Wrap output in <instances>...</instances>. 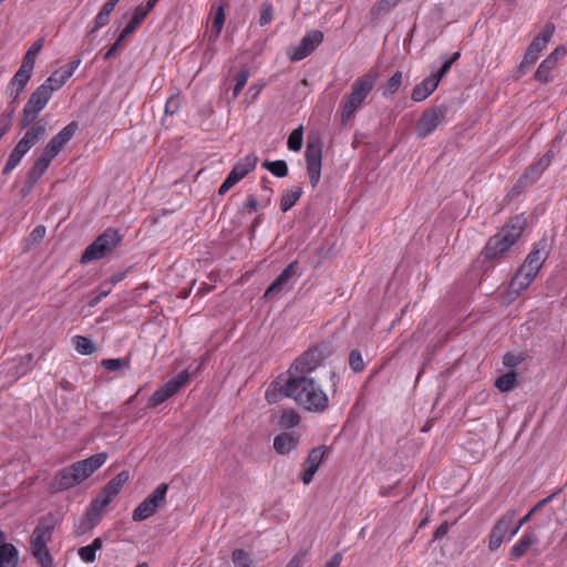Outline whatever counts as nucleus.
<instances>
[{"instance_id": "nucleus-1", "label": "nucleus", "mask_w": 567, "mask_h": 567, "mask_svg": "<svg viewBox=\"0 0 567 567\" xmlns=\"http://www.w3.org/2000/svg\"><path fill=\"white\" fill-rule=\"evenodd\" d=\"M107 457L105 452L97 453L58 471L50 482V489L54 493L63 492L81 484L96 472Z\"/></svg>"}, {"instance_id": "nucleus-2", "label": "nucleus", "mask_w": 567, "mask_h": 567, "mask_svg": "<svg viewBox=\"0 0 567 567\" xmlns=\"http://www.w3.org/2000/svg\"><path fill=\"white\" fill-rule=\"evenodd\" d=\"M290 399L310 412H323L329 405L327 393L308 375L291 374Z\"/></svg>"}, {"instance_id": "nucleus-3", "label": "nucleus", "mask_w": 567, "mask_h": 567, "mask_svg": "<svg viewBox=\"0 0 567 567\" xmlns=\"http://www.w3.org/2000/svg\"><path fill=\"white\" fill-rule=\"evenodd\" d=\"M526 227V218L524 215L514 216L496 235L492 236L485 248V259L497 261L504 257L509 248L520 237Z\"/></svg>"}, {"instance_id": "nucleus-4", "label": "nucleus", "mask_w": 567, "mask_h": 567, "mask_svg": "<svg viewBox=\"0 0 567 567\" xmlns=\"http://www.w3.org/2000/svg\"><path fill=\"white\" fill-rule=\"evenodd\" d=\"M375 73H367L354 80L350 92L344 96L341 105V121L351 120L355 112L363 105L365 99L373 90L377 82Z\"/></svg>"}, {"instance_id": "nucleus-5", "label": "nucleus", "mask_w": 567, "mask_h": 567, "mask_svg": "<svg viewBox=\"0 0 567 567\" xmlns=\"http://www.w3.org/2000/svg\"><path fill=\"white\" fill-rule=\"evenodd\" d=\"M205 358L203 357L198 361L192 363L187 369L181 371L176 377L172 378L159 389H157L150 398L148 406L156 408L157 405L172 398L179 391L182 386H184L189 381L192 374L194 375L202 370Z\"/></svg>"}, {"instance_id": "nucleus-6", "label": "nucleus", "mask_w": 567, "mask_h": 567, "mask_svg": "<svg viewBox=\"0 0 567 567\" xmlns=\"http://www.w3.org/2000/svg\"><path fill=\"white\" fill-rule=\"evenodd\" d=\"M130 480V472L122 471L113 477L100 492V494L91 502L89 516H94L95 520L91 523L90 528H93L107 505L120 494L123 486Z\"/></svg>"}, {"instance_id": "nucleus-7", "label": "nucleus", "mask_w": 567, "mask_h": 567, "mask_svg": "<svg viewBox=\"0 0 567 567\" xmlns=\"http://www.w3.org/2000/svg\"><path fill=\"white\" fill-rule=\"evenodd\" d=\"M53 527L43 522L39 523L30 537V550L41 567H52L53 559L48 549Z\"/></svg>"}, {"instance_id": "nucleus-8", "label": "nucleus", "mask_w": 567, "mask_h": 567, "mask_svg": "<svg viewBox=\"0 0 567 567\" xmlns=\"http://www.w3.org/2000/svg\"><path fill=\"white\" fill-rule=\"evenodd\" d=\"M121 237L117 230L113 228L106 229L84 250L81 261L89 262L97 260L111 252L120 243Z\"/></svg>"}, {"instance_id": "nucleus-9", "label": "nucleus", "mask_w": 567, "mask_h": 567, "mask_svg": "<svg viewBox=\"0 0 567 567\" xmlns=\"http://www.w3.org/2000/svg\"><path fill=\"white\" fill-rule=\"evenodd\" d=\"M447 106L437 105L425 110L415 124V133L419 138L431 135L445 120Z\"/></svg>"}, {"instance_id": "nucleus-10", "label": "nucleus", "mask_w": 567, "mask_h": 567, "mask_svg": "<svg viewBox=\"0 0 567 567\" xmlns=\"http://www.w3.org/2000/svg\"><path fill=\"white\" fill-rule=\"evenodd\" d=\"M52 94L47 86L39 85L34 92L30 95L25 103L20 120L21 126L25 127L30 125L38 116V114L47 106Z\"/></svg>"}, {"instance_id": "nucleus-11", "label": "nucleus", "mask_w": 567, "mask_h": 567, "mask_svg": "<svg viewBox=\"0 0 567 567\" xmlns=\"http://www.w3.org/2000/svg\"><path fill=\"white\" fill-rule=\"evenodd\" d=\"M168 485L165 483L159 484L137 507L133 511L132 519L134 522H142L151 517L158 506L165 501Z\"/></svg>"}, {"instance_id": "nucleus-12", "label": "nucleus", "mask_w": 567, "mask_h": 567, "mask_svg": "<svg viewBox=\"0 0 567 567\" xmlns=\"http://www.w3.org/2000/svg\"><path fill=\"white\" fill-rule=\"evenodd\" d=\"M307 173L311 186L315 188L321 177L322 145L319 140L308 141L305 152Z\"/></svg>"}, {"instance_id": "nucleus-13", "label": "nucleus", "mask_w": 567, "mask_h": 567, "mask_svg": "<svg viewBox=\"0 0 567 567\" xmlns=\"http://www.w3.org/2000/svg\"><path fill=\"white\" fill-rule=\"evenodd\" d=\"M323 41V33L319 30H312L306 33L300 43L290 47L287 55L292 62H298L311 54Z\"/></svg>"}, {"instance_id": "nucleus-14", "label": "nucleus", "mask_w": 567, "mask_h": 567, "mask_svg": "<svg viewBox=\"0 0 567 567\" xmlns=\"http://www.w3.org/2000/svg\"><path fill=\"white\" fill-rule=\"evenodd\" d=\"M516 511L511 509L504 513L493 525L489 533L488 548L494 551L501 547L507 534L511 535Z\"/></svg>"}, {"instance_id": "nucleus-15", "label": "nucleus", "mask_w": 567, "mask_h": 567, "mask_svg": "<svg viewBox=\"0 0 567 567\" xmlns=\"http://www.w3.org/2000/svg\"><path fill=\"white\" fill-rule=\"evenodd\" d=\"M323 358L324 353L320 347L312 348L295 360L289 368V373L295 375H307L320 365Z\"/></svg>"}, {"instance_id": "nucleus-16", "label": "nucleus", "mask_w": 567, "mask_h": 567, "mask_svg": "<svg viewBox=\"0 0 567 567\" xmlns=\"http://www.w3.org/2000/svg\"><path fill=\"white\" fill-rule=\"evenodd\" d=\"M553 33L554 27L551 24H547L542 30V32L530 42L520 62V69L528 68L537 61L538 54L546 48Z\"/></svg>"}, {"instance_id": "nucleus-17", "label": "nucleus", "mask_w": 567, "mask_h": 567, "mask_svg": "<svg viewBox=\"0 0 567 567\" xmlns=\"http://www.w3.org/2000/svg\"><path fill=\"white\" fill-rule=\"evenodd\" d=\"M539 529L540 525L528 526L523 536L517 543H515L509 550V559L518 560L527 551L533 550L539 543Z\"/></svg>"}, {"instance_id": "nucleus-18", "label": "nucleus", "mask_w": 567, "mask_h": 567, "mask_svg": "<svg viewBox=\"0 0 567 567\" xmlns=\"http://www.w3.org/2000/svg\"><path fill=\"white\" fill-rule=\"evenodd\" d=\"M80 64L81 59L71 61L69 64L55 70L41 85L47 86V89L50 90V93L53 94V92L58 91L66 83Z\"/></svg>"}, {"instance_id": "nucleus-19", "label": "nucleus", "mask_w": 567, "mask_h": 567, "mask_svg": "<svg viewBox=\"0 0 567 567\" xmlns=\"http://www.w3.org/2000/svg\"><path fill=\"white\" fill-rule=\"evenodd\" d=\"M30 73L18 70L13 78L10 80L6 93L10 97L9 107L10 112L7 115L13 116L20 94L24 91L29 80L31 79Z\"/></svg>"}, {"instance_id": "nucleus-20", "label": "nucleus", "mask_w": 567, "mask_h": 567, "mask_svg": "<svg viewBox=\"0 0 567 567\" xmlns=\"http://www.w3.org/2000/svg\"><path fill=\"white\" fill-rule=\"evenodd\" d=\"M291 374L279 375L267 388L265 398L269 404H276L285 398H290Z\"/></svg>"}, {"instance_id": "nucleus-21", "label": "nucleus", "mask_w": 567, "mask_h": 567, "mask_svg": "<svg viewBox=\"0 0 567 567\" xmlns=\"http://www.w3.org/2000/svg\"><path fill=\"white\" fill-rule=\"evenodd\" d=\"M76 128L78 124L71 122L54 135L43 150L55 157L74 136Z\"/></svg>"}, {"instance_id": "nucleus-22", "label": "nucleus", "mask_w": 567, "mask_h": 567, "mask_svg": "<svg viewBox=\"0 0 567 567\" xmlns=\"http://www.w3.org/2000/svg\"><path fill=\"white\" fill-rule=\"evenodd\" d=\"M324 454V446H318L310 451V453L308 454L307 458L303 462V471L300 476L303 484L308 485L312 481L316 472L318 471L323 460Z\"/></svg>"}, {"instance_id": "nucleus-23", "label": "nucleus", "mask_w": 567, "mask_h": 567, "mask_svg": "<svg viewBox=\"0 0 567 567\" xmlns=\"http://www.w3.org/2000/svg\"><path fill=\"white\" fill-rule=\"evenodd\" d=\"M300 443V435L296 432H281L274 439V450L280 455L291 453Z\"/></svg>"}, {"instance_id": "nucleus-24", "label": "nucleus", "mask_w": 567, "mask_h": 567, "mask_svg": "<svg viewBox=\"0 0 567 567\" xmlns=\"http://www.w3.org/2000/svg\"><path fill=\"white\" fill-rule=\"evenodd\" d=\"M257 162V155L255 153H249L233 167L228 176L237 184L256 167Z\"/></svg>"}, {"instance_id": "nucleus-25", "label": "nucleus", "mask_w": 567, "mask_h": 567, "mask_svg": "<svg viewBox=\"0 0 567 567\" xmlns=\"http://www.w3.org/2000/svg\"><path fill=\"white\" fill-rule=\"evenodd\" d=\"M439 84L436 78L429 75L414 86L411 100L416 103L425 101L437 89Z\"/></svg>"}, {"instance_id": "nucleus-26", "label": "nucleus", "mask_w": 567, "mask_h": 567, "mask_svg": "<svg viewBox=\"0 0 567 567\" xmlns=\"http://www.w3.org/2000/svg\"><path fill=\"white\" fill-rule=\"evenodd\" d=\"M551 162V152L546 153L537 164L529 166L524 175L522 176L519 183L522 184H530L537 181L542 173L549 166Z\"/></svg>"}, {"instance_id": "nucleus-27", "label": "nucleus", "mask_w": 567, "mask_h": 567, "mask_svg": "<svg viewBox=\"0 0 567 567\" xmlns=\"http://www.w3.org/2000/svg\"><path fill=\"white\" fill-rule=\"evenodd\" d=\"M33 364V354L29 353L23 357H19L13 359L8 367V373L14 378L19 379L25 375L31 369Z\"/></svg>"}, {"instance_id": "nucleus-28", "label": "nucleus", "mask_w": 567, "mask_h": 567, "mask_svg": "<svg viewBox=\"0 0 567 567\" xmlns=\"http://www.w3.org/2000/svg\"><path fill=\"white\" fill-rule=\"evenodd\" d=\"M53 158V155L43 150L41 155L34 161L29 172V179L32 182H38L49 168Z\"/></svg>"}, {"instance_id": "nucleus-29", "label": "nucleus", "mask_w": 567, "mask_h": 567, "mask_svg": "<svg viewBox=\"0 0 567 567\" xmlns=\"http://www.w3.org/2000/svg\"><path fill=\"white\" fill-rule=\"evenodd\" d=\"M53 158V155L43 150L41 155L34 161L29 172V179L32 182H38L49 168Z\"/></svg>"}, {"instance_id": "nucleus-30", "label": "nucleus", "mask_w": 567, "mask_h": 567, "mask_svg": "<svg viewBox=\"0 0 567 567\" xmlns=\"http://www.w3.org/2000/svg\"><path fill=\"white\" fill-rule=\"evenodd\" d=\"M43 134L44 126L40 124H34L27 130L22 138L18 142V144L29 152L39 142Z\"/></svg>"}, {"instance_id": "nucleus-31", "label": "nucleus", "mask_w": 567, "mask_h": 567, "mask_svg": "<svg viewBox=\"0 0 567 567\" xmlns=\"http://www.w3.org/2000/svg\"><path fill=\"white\" fill-rule=\"evenodd\" d=\"M547 257L546 243L540 241L534 246L532 251L527 255L525 264L539 271L544 260Z\"/></svg>"}, {"instance_id": "nucleus-32", "label": "nucleus", "mask_w": 567, "mask_h": 567, "mask_svg": "<svg viewBox=\"0 0 567 567\" xmlns=\"http://www.w3.org/2000/svg\"><path fill=\"white\" fill-rule=\"evenodd\" d=\"M147 13L142 9V6L136 7L133 10V14L131 20L127 22V24L124 27V29L121 31L118 41H122L127 35L132 34L137 27L142 23V21L146 18Z\"/></svg>"}, {"instance_id": "nucleus-33", "label": "nucleus", "mask_w": 567, "mask_h": 567, "mask_svg": "<svg viewBox=\"0 0 567 567\" xmlns=\"http://www.w3.org/2000/svg\"><path fill=\"white\" fill-rule=\"evenodd\" d=\"M19 553L11 544L0 545V567H16L18 564Z\"/></svg>"}, {"instance_id": "nucleus-34", "label": "nucleus", "mask_w": 567, "mask_h": 567, "mask_svg": "<svg viewBox=\"0 0 567 567\" xmlns=\"http://www.w3.org/2000/svg\"><path fill=\"white\" fill-rule=\"evenodd\" d=\"M103 546L100 537L95 538L90 545L79 548L78 554L84 563H93L96 559V551Z\"/></svg>"}, {"instance_id": "nucleus-35", "label": "nucleus", "mask_w": 567, "mask_h": 567, "mask_svg": "<svg viewBox=\"0 0 567 567\" xmlns=\"http://www.w3.org/2000/svg\"><path fill=\"white\" fill-rule=\"evenodd\" d=\"M556 66L555 58L547 56L537 68L535 79L542 83H547L551 79V71Z\"/></svg>"}, {"instance_id": "nucleus-36", "label": "nucleus", "mask_w": 567, "mask_h": 567, "mask_svg": "<svg viewBox=\"0 0 567 567\" xmlns=\"http://www.w3.org/2000/svg\"><path fill=\"white\" fill-rule=\"evenodd\" d=\"M302 195L301 187H293L286 190L280 199V209L286 213L291 209Z\"/></svg>"}, {"instance_id": "nucleus-37", "label": "nucleus", "mask_w": 567, "mask_h": 567, "mask_svg": "<svg viewBox=\"0 0 567 567\" xmlns=\"http://www.w3.org/2000/svg\"><path fill=\"white\" fill-rule=\"evenodd\" d=\"M27 153V150L17 144L8 157V161L2 169V174H10L20 164L21 159Z\"/></svg>"}, {"instance_id": "nucleus-38", "label": "nucleus", "mask_w": 567, "mask_h": 567, "mask_svg": "<svg viewBox=\"0 0 567 567\" xmlns=\"http://www.w3.org/2000/svg\"><path fill=\"white\" fill-rule=\"evenodd\" d=\"M225 22V11L223 7H218L213 19L212 30L209 33V41L215 42L223 30Z\"/></svg>"}, {"instance_id": "nucleus-39", "label": "nucleus", "mask_w": 567, "mask_h": 567, "mask_svg": "<svg viewBox=\"0 0 567 567\" xmlns=\"http://www.w3.org/2000/svg\"><path fill=\"white\" fill-rule=\"evenodd\" d=\"M115 6L116 4L114 2H112L111 0L107 1L103 6L101 11L97 13V16L94 19L93 30H99L109 23L110 14L114 10Z\"/></svg>"}, {"instance_id": "nucleus-40", "label": "nucleus", "mask_w": 567, "mask_h": 567, "mask_svg": "<svg viewBox=\"0 0 567 567\" xmlns=\"http://www.w3.org/2000/svg\"><path fill=\"white\" fill-rule=\"evenodd\" d=\"M72 343L80 354L89 355L95 351L94 343L86 337L75 336L72 339Z\"/></svg>"}, {"instance_id": "nucleus-41", "label": "nucleus", "mask_w": 567, "mask_h": 567, "mask_svg": "<svg viewBox=\"0 0 567 567\" xmlns=\"http://www.w3.org/2000/svg\"><path fill=\"white\" fill-rule=\"evenodd\" d=\"M533 280V278L523 276V274L517 271L509 284V290L515 296H518L523 290L528 288Z\"/></svg>"}, {"instance_id": "nucleus-42", "label": "nucleus", "mask_w": 567, "mask_h": 567, "mask_svg": "<svg viewBox=\"0 0 567 567\" xmlns=\"http://www.w3.org/2000/svg\"><path fill=\"white\" fill-rule=\"evenodd\" d=\"M516 383V373L514 371H509L501 377H498L495 381V386L499 392H508L511 391Z\"/></svg>"}, {"instance_id": "nucleus-43", "label": "nucleus", "mask_w": 567, "mask_h": 567, "mask_svg": "<svg viewBox=\"0 0 567 567\" xmlns=\"http://www.w3.org/2000/svg\"><path fill=\"white\" fill-rule=\"evenodd\" d=\"M262 167L269 171L276 177H286L288 175V166L285 161H265Z\"/></svg>"}, {"instance_id": "nucleus-44", "label": "nucleus", "mask_w": 567, "mask_h": 567, "mask_svg": "<svg viewBox=\"0 0 567 567\" xmlns=\"http://www.w3.org/2000/svg\"><path fill=\"white\" fill-rule=\"evenodd\" d=\"M300 422V416L295 410H286L279 419V425L284 429H292Z\"/></svg>"}, {"instance_id": "nucleus-45", "label": "nucleus", "mask_w": 567, "mask_h": 567, "mask_svg": "<svg viewBox=\"0 0 567 567\" xmlns=\"http://www.w3.org/2000/svg\"><path fill=\"white\" fill-rule=\"evenodd\" d=\"M302 141L303 128L300 125L299 127L295 128L288 136L287 146L290 151L299 152L302 147Z\"/></svg>"}, {"instance_id": "nucleus-46", "label": "nucleus", "mask_w": 567, "mask_h": 567, "mask_svg": "<svg viewBox=\"0 0 567 567\" xmlns=\"http://www.w3.org/2000/svg\"><path fill=\"white\" fill-rule=\"evenodd\" d=\"M231 560L235 567H255L250 555L243 549H235L231 554Z\"/></svg>"}, {"instance_id": "nucleus-47", "label": "nucleus", "mask_w": 567, "mask_h": 567, "mask_svg": "<svg viewBox=\"0 0 567 567\" xmlns=\"http://www.w3.org/2000/svg\"><path fill=\"white\" fill-rule=\"evenodd\" d=\"M545 505V501H539L525 516H523L516 524H513L511 538L514 537L520 528L530 520L533 514Z\"/></svg>"}, {"instance_id": "nucleus-48", "label": "nucleus", "mask_w": 567, "mask_h": 567, "mask_svg": "<svg viewBox=\"0 0 567 567\" xmlns=\"http://www.w3.org/2000/svg\"><path fill=\"white\" fill-rule=\"evenodd\" d=\"M402 79H403V75H402V72L400 71H396L390 79L389 81L386 82V84L384 85V91H383V95H392L394 94L399 89L400 86L402 85Z\"/></svg>"}, {"instance_id": "nucleus-49", "label": "nucleus", "mask_w": 567, "mask_h": 567, "mask_svg": "<svg viewBox=\"0 0 567 567\" xmlns=\"http://www.w3.org/2000/svg\"><path fill=\"white\" fill-rule=\"evenodd\" d=\"M101 364L109 371H124L130 368L127 359H105Z\"/></svg>"}, {"instance_id": "nucleus-50", "label": "nucleus", "mask_w": 567, "mask_h": 567, "mask_svg": "<svg viewBox=\"0 0 567 567\" xmlns=\"http://www.w3.org/2000/svg\"><path fill=\"white\" fill-rule=\"evenodd\" d=\"M249 79V71L248 70H241L237 76H236V84L233 89V94H231V99L235 100L240 91L245 87V85L247 84V81Z\"/></svg>"}, {"instance_id": "nucleus-51", "label": "nucleus", "mask_w": 567, "mask_h": 567, "mask_svg": "<svg viewBox=\"0 0 567 567\" xmlns=\"http://www.w3.org/2000/svg\"><path fill=\"white\" fill-rule=\"evenodd\" d=\"M349 364L354 372H360L364 369V362L360 351L352 350L350 352Z\"/></svg>"}, {"instance_id": "nucleus-52", "label": "nucleus", "mask_w": 567, "mask_h": 567, "mask_svg": "<svg viewBox=\"0 0 567 567\" xmlns=\"http://www.w3.org/2000/svg\"><path fill=\"white\" fill-rule=\"evenodd\" d=\"M274 18V8L269 3H264L260 9V18H259V24L267 25L272 21Z\"/></svg>"}, {"instance_id": "nucleus-53", "label": "nucleus", "mask_w": 567, "mask_h": 567, "mask_svg": "<svg viewBox=\"0 0 567 567\" xmlns=\"http://www.w3.org/2000/svg\"><path fill=\"white\" fill-rule=\"evenodd\" d=\"M35 58H37V55L33 54V52L27 51V53L24 54V56L22 59V63H21L19 70L32 74L33 69H34Z\"/></svg>"}, {"instance_id": "nucleus-54", "label": "nucleus", "mask_w": 567, "mask_h": 567, "mask_svg": "<svg viewBox=\"0 0 567 567\" xmlns=\"http://www.w3.org/2000/svg\"><path fill=\"white\" fill-rule=\"evenodd\" d=\"M262 89H264V84H258V83L251 84L245 94V102L247 104L254 103L257 100V97L259 96Z\"/></svg>"}, {"instance_id": "nucleus-55", "label": "nucleus", "mask_w": 567, "mask_h": 567, "mask_svg": "<svg viewBox=\"0 0 567 567\" xmlns=\"http://www.w3.org/2000/svg\"><path fill=\"white\" fill-rule=\"evenodd\" d=\"M287 282L281 277H277L265 291V297H271L282 291Z\"/></svg>"}, {"instance_id": "nucleus-56", "label": "nucleus", "mask_w": 567, "mask_h": 567, "mask_svg": "<svg viewBox=\"0 0 567 567\" xmlns=\"http://www.w3.org/2000/svg\"><path fill=\"white\" fill-rule=\"evenodd\" d=\"M181 106V100L178 95H173L167 99L165 103V114L166 115H174L177 113Z\"/></svg>"}, {"instance_id": "nucleus-57", "label": "nucleus", "mask_w": 567, "mask_h": 567, "mask_svg": "<svg viewBox=\"0 0 567 567\" xmlns=\"http://www.w3.org/2000/svg\"><path fill=\"white\" fill-rule=\"evenodd\" d=\"M522 362H523V357L522 355H515L513 353H506L503 357V364L506 368H509L512 370L515 369L516 367H518Z\"/></svg>"}, {"instance_id": "nucleus-58", "label": "nucleus", "mask_w": 567, "mask_h": 567, "mask_svg": "<svg viewBox=\"0 0 567 567\" xmlns=\"http://www.w3.org/2000/svg\"><path fill=\"white\" fill-rule=\"evenodd\" d=\"M452 64V61L446 60L437 71L432 72L430 75L436 78L440 82L442 78L450 71Z\"/></svg>"}, {"instance_id": "nucleus-59", "label": "nucleus", "mask_w": 567, "mask_h": 567, "mask_svg": "<svg viewBox=\"0 0 567 567\" xmlns=\"http://www.w3.org/2000/svg\"><path fill=\"white\" fill-rule=\"evenodd\" d=\"M306 556V551L298 553L290 559L286 567H300L303 564Z\"/></svg>"}, {"instance_id": "nucleus-60", "label": "nucleus", "mask_w": 567, "mask_h": 567, "mask_svg": "<svg viewBox=\"0 0 567 567\" xmlns=\"http://www.w3.org/2000/svg\"><path fill=\"white\" fill-rule=\"evenodd\" d=\"M295 266H296V262H291L282 271L281 274L279 275V277H281L284 279L285 282L288 284V281L291 279V277L293 276L295 274Z\"/></svg>"}, {"instance_id": "nucleus-61", "label": "nucleus", "mask_w": 567, "mask_h": 567, "mask_svg": "<svg viewBox=\"0 0 567 567\" xmlns=\"http://www.w3.org/2000/svg\"><path fill=\"white\" fill-rule=\"evenodd\" d=\"M518 272L523 274V276H526V277H529L533 279H535L538 274V271L536 269L526 265L525 262L520 266V268L518 269Z\"/></svg>"}, {"instance_id": "nucleus-62", "label": "nucleus", "mask_w": 567, "mask_h": 567, "mask_svg": "<svg viewBox=\"0 0 567 567\" xmlns=\"http://www.w3.org/2000/svg\"><path fill=\"white\" fill-rule=\"evenodd\" d=\"M236 183L231 181V178L227 175L226 179L223 182L218 189L219 195L226 194L233 186H235Z\"/></svg>"}, {"instance_id": "nucleus-63", "label": "nucleus", "mask_w": 567, "mask_h": 567, "mask_svg": "<svg viewBox=\"0 0 567 567\" xmlns=\"http://www.w3.org/2000/svg\"><path fill=\"white\" fill-rule=\"evenodd\" d=\"M244 206H245V208H246L249 213H251V212H254V210H256V209H257V207H258V202H257L256 197H254V196H248V197L246 198V202H245Z\"/></svg>"}, {"instance_id": "nucleus-64", "label": "nucleus", "mask_w": 567, "mask_h": 567, "mask_svg": "<svg viewBox=\"0 0 567 567\" xmlns=\"http://www.w3.org/2000/svg\"><path fill=\"white\" fill-rule=\"evenodd\" d=\"M341 561L342 555L340 553H337L326 563L324 567H339Z\"/></svg>"}]
</instances>
